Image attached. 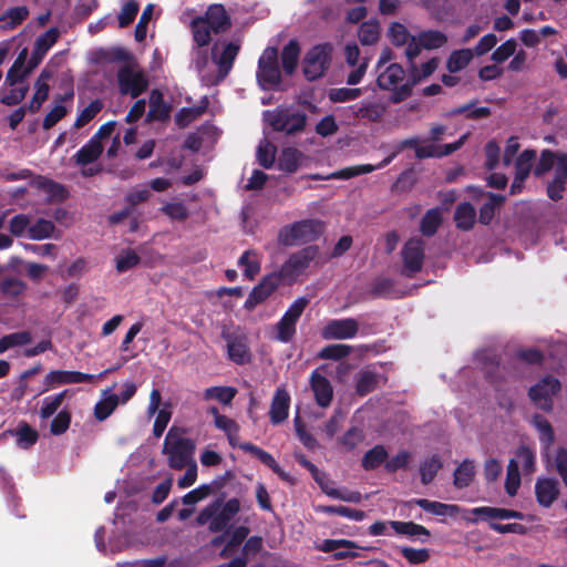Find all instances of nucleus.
Instances as JSON below:
<instances>
[{"label": "nucleus", "instance_id": "61", "mask_svg": "<svg viewBox=\"0 0 567 567\" xmlns=\"http://www.w3.org/2000/svg\"><path fill=\"white\" fill-rule=\"evenodd\" d=\"M236 395V390L230 386H213L208 388L204 392L206 400H216L223 404H228Z\"/></svg>", "mask_w": 567, "mask_h": 567}, {"label": "nucleus", "instance_id": "19", "mask_svg": "<svg viewBox=\"0 0 567 567\" xmlns=\"http://www.w3.org/2000/svg\"><path fill=\"white\" fill-rule=\"evenodd\" d=\"M103 152L102 142L97 141L96 137H92L84 146H82L74 155L75 163L85 167L86 165L95 162ZM99 168H83L82 174L84 176H93L97 174Z\"/></svg>", "mask_w": 567, "mask_h": 567}, {"label": "nucleus", "instance_id": "62", "mask_svg": "<svg viewBox=\"0 0 567 567\" xmlns=\"http://www.w3.org/2000/svg\"><path fill=\"white\" fill-rule=\"evenodd\" d=\"M548 463L555 467V470L560 475L564 484L567 487V450L564 447H559L556 450L553 456L548 454L546 457Z\"/></svg>", "mask_w": 567, "mask_h": 567}, {"label": "nucleus", "instance_id": "31", "mask_svg": "<svg viewBox=\"0 0 567 567\" xmlns=\"http://www.w3.org/2000/svg\"><path fill=\"white\" fill-rule=\"evenodd\" d=\"M228 355L237 364H245L250 360L247 339L244 336L227 337Z\"/></svg>", "mask_w": 567, "mask_h": 567}, {"label": "nucleus", "instance_id": "58", "mask_svg": "<svg viewBox=\"0 0 567 567\" xmlns=\"http://www.w3.org/2000/svg\"><path fill=\"white\" fill-rule=\"evenodd\" d=\"M380 27L375 21L363 22L358 32L360 42L363 45L374 44L379 40Z\"/></svg>", "mask_w": 567, "mask_h": 567}, {"label": "nucleus", "instance_id": "59", "mask_svg": "<svg viewBox=\"0 0 567 567\" xmlns=\"http://www.w3.org/2000/svg\"><path fill=\"white\" fill-rule=\"evenodd\" d=\"M72 96H73V93H70L55 102L52 110L47 114V116L43 120V128H45V130L51 128L68 113V109L63 104V101L65 99H71Z\"/></svg>", "mask_w": 567, "mask_h": 567}, {"label": "nucleus", "instance_id": "20", "mask_svg": "<svg viewBox=\"0 0 567 567\" xmlns=\"http://www.w3.org/2000/svg\"><path fill=\"white\" fill-rule=\"evenodd\" d=\"M282 280L277 272H271L265 276L261 282L256 286L250 292L245 302L247 309L255 308L258 303L267 299L279 286Z\"/></svg>", "mask_w": 567, "mask_h": 567}, {"label": "nucleus", "instance_id": "34", "mask_svg": "<svg viewBox=\"0 0 567 567\" xmlns=\"http://www.w3.org/2000/svg\"><path fill=\"white\" fill-rule=\"evenodd\" d=\"M413 503L435 516H455L460 512V507L457 505L444 504L425 498L414 499Z\"/></svg>", "mask_w": 567, "mask_h": 567}, {"label": "nucleus", "instance_id": "27", "mask_svg": "<svg viewBox=\"0 0 567 567\" xmlns=\"http://www.w3.org/2000/svg\"><path fill=\"white\" fill-rule=\"evenodd\" d=\"M289 405V393L284 388L277 389L269 411L272 424H279L288 417Z\"/></svg>", "mask_w": 567, "mask_h": 567}, {"label": "nucleus", "instance_id": "30", "mask_svg": "<svg viewBox=\"0 0 567 567\" xmlns=\"http://www.w3.org/2000/svg\"><path fill=\"white\" fill-rule=\"evenodd\" d=\"M115 384L102 391L101 399L94 406V415L99 421L106 420L120 404L117 394L113 392Z\"/></svg>", "mask_w": 567, "mask_h": 567}, {"label": "nucleus", "instance_id": "2", "mask_svg": "<svg viewBox=\"0 0 567 567\" xmlns=\"http://www.w3.org/2000/svg\"><path fill=\"white\" fill-rule=\"evenodd\" d=\"M378 86L391 93V101L399 103L405 100L412 93L413 82L399 63H390L384 69L377 71Z\"/></svg>", "mask_w": 567, "mask_h": 567}, {"label": "nucleus", "instance_id": "23", "mask_svg": "<svg viewBox=\"0 0 567 567\" xmlns=\"http://www.w3.org/2000/svg\"><path fill=\"white\" fill-rule=\"evenodd\" d=\"M395 153L384 158L381 163L378 165H371V164H363V165H355L350 167H344L342 169H339L337 172L331 173L330 175L326 177L318 176V179H350L354 176L372 173L377 169H381L389 165L392 159L394 158Z\"/></svg>", "mask_w": 567, "mask_h": 567}, {"label": "nucleus", "instance_id": "46", "mask_svg": "<svg viewBox=\"0 0 567 567\" xmlns=\"http://www.w3.org/2000/svg\"><path fill=\"white\" fill-rule=\"evenodd\" d=\"M208 100L207 97H203L200 101V105L198 106H192V107H183L178 111V113L175 116L176 123L185 127L189 123H192L194 120H196L207 107Z\"/></svg>", "mask_w": 567, "mask_h": 567}, {"label": "nucleus", "instance_id": "25", "mask_svg": "<svg viewBox=\"0 0 567 567\" xmlns=\"http://www.w3.org/2000/svg\"><path fill=\"white\" fill-rule=\"evenodd\" d=\"M52 73L44 69L37 79L34 83V94L28 106L31 113L38 112L41 109L42 104L47 101L50 92L49 82L52 79Z\"/></svg>", "mask_w": 567, "mask_h": 567}, {"label": "nucleus", "instance_id": "60", "mask_svg": "<svg viewBox=\"0 0 567 567\" xmlns=\"http://www.w3.org/2000/svg\"><path fill=\"white\" fill-rule=\"evenodd\" d=\"M16 436L19 447L29 449L37 442L39 434L27 423H21L16 431Z\"/></svg>", "mask_w": 567, "mask_h": 567}, {"label": "nucleus", "instance_id": "24", "mask_svg": "<svg viewBox=\"0 0 567 567\" xmlns=\"http://www.w3.org/2000/svg\"><path fill=\"white\" fill-rule=\"evenodd\" d=\"M60 35L58 28H50L47 32L37 38L31 55V66H38L48 51L58 41Z\"/></svg>", "mask_w": 567, "mask_h": 567}, {"label": "nucleus", "instance_id": "51", "mask_svg": "<svg viewBox=\"0 0 567 567\" xmlns=\"http://www.w3.org/2000/svg\"><path fill=\"white\" fill-rule=\"evenodd\" d=\"M475 474L473 462L465 460L454 472V485L458 488L468 486Z\"/></svg>", "mask_w": 567, "mask_h": 567}, {"label": "nucleus", "instance_id": "50", "mask_svg": "<svg viewBox=\"0 0 567 567\" xmlns=\"http://www.w3.org/2000/svg\"><path fill=\"white\" fill-rule=\"evenodd\" d=\"M301 156V153L296 148H285L279 156L278 167L281 171L292 173L297 171Z\"/></svg>", "mask_w": 567, "mask_h": 567}, {"label": "nucleus", "instance_id": "21", "mask_svg": "<svg viewBox=\"0 0 567 567\" xmlns=\"http://www.w3.org/2000/svg\"><path fill=\"white\" fill-rule=\"evenodd\" d=\"M28 58V49L24 48L19 53L12 66L9 69L4 84L9 86H16L17 84L22 83L25 78L34 70L37 66H31V58L27 61Z\"/></svg>", "mask_w": 567, "mask_h": 567}, {"label": "nucleus", "instance_id": "54", "mask_svg": "<svg viewBox=\"0 0 567 567\" xmlns=\"http://www.w3.org/2000/svg\"><path fill=\"white\" fill-rule=\"evenodd\" d=\"M161 210L172 221H184L188 218V209L183 202L172 200L165 203Z\"/></svg>", "mask_w": 567, "mask_h": 567}, {"label": "nucleus", "instance_id": "26", "mask_svg": "<svg viewBox=\"0 0 567 567\" xmlns=\"http://www.w3.org/2000/svg\"><path fill=\"white\" fill-rule=\"evenodd\" d=\"M310 383L318 405L321 408L329 406L333 395L329 380L318 371H315L311 374Z\"/></svg>", "mask_w": 567, "mask_h": 567}, {"label": "nucleus", "instance_id": "13", "mask_svg": "<svg viewBox=\"0 0 567 567\" xmlns=\"http://www.w3.org/2000/svg\"><path fill=\"white\" fill-rule=\"evenodd\" d=\"M359 331V322L353 318L329 320L321 329V337L324 340L352 339Z\"/></svg>", "mask_w": 567, "mask_h": 567}, {"label": "nucleus", "instance_id": "45", "mask_svg": "<svg viewBox=\"0 0 567 567\" xmlns=\"http://www.w3.org/2000/svg\"><path fill=\"white\" fill-rule=\"evenodd\" d=\"M29 14L27 7H14L0 17V28L9 30L20 24Z\"/></svg>", "mask_w": 567, "mask_h": 567}, {"label": "nucleus", "instance_id": "35", "mask_svg": "<svg viewBox=\"0 0 567 567\" xmlns=\"http://www.w3.org/2000/svg\"><path fill=\"white\" fill-rule=\"evenodd\" d=\"M446 42V35L436 30L423 31L416 35V47L419 54L421 53L422 49H439L442 48Z\"/></svg>", "mask_w": 567, "mask_h": 567}, {"label": "nucleus", "instance_id": "8", "mask_svg": "<svg viewBox=\"0 0 567 567\" xmlns=\"http://www.w3.org/2000/svg\"><path fill=\"white\" fill-rule=\"evenodd\" d=\"M332 47L318 44L310 49L303 60V73L310 81L321 78L328 70L331 61Z\"/></svg>", "mask_w": 567, "mask_h": 567}, {"label": "nucleus", "instance_id": "28", "mask_svg": "<svg viewBox=\"0 0 567 567\" xmlns=\"http://www.w3.org/2000/svg\"><path fill=\"white\" fill-rule=\"evenodd\" d=\"M535 493L537 502L544 507H549L558 497V482L547 477L538 478L535 485Z\"/></svg>", "mask_w": 567, "mask_h": 567}, {"label": "nucleus", "instance_id": "44", "mask_svg": "<svg viewBox=\"0 0 567 567\" xmlns=\"http://www.w3.org/2000/svg\"><path fill=\"white\" fill-rule=\"evenodd\" d=\"M299 54L300 47L298 42L296 40H290L288 44L285 45L281 53L282 66L286 73H293L298 64Z\"/></svg>", "mask_w": 567, "mask_h": 567}, {"label": "nucleus", "instance_id": "53", "mask_svg": "<svg viewBox=\"0 0 567 567\" xmlns=\"http://www.w3.org/2000/svg\"><path fill=\"white\" fill-rule=\"evenodd\" d=\"M388 452L382 445H377L369 450L362 458V466L364 470H373L381 464H385Z\"/></svg>", "mask_w": 567, "mask_h": 567}, {"label": "nucleus", "instance_id": "9", "mask_svg": "<svg viewBox=\"0 0 567 567\" xmlns=\"http://www.w3.org/2000/svg\"><path fill=\"white\" fill-rule=\"evenodd\" d=\"M316 255L317 249L315 247H306L291 255L277 274L282 281L292 282L308 268Z\"/></svg>", "mask_w": 567, "mask_h": 567}, {"label": "nucleus", "instance_id": "6", "mask_svg": "<svg viewBox=\"0 0 567 567\" xmlns=\"http://www.w3.org/2000/svg\"><path fill=\"white\" fill-rule=\"evenodd\" d=\"M264 118L267 124L277 132L285 134H297L306 127L307 116L289 107H279L274 111H266Z\"/></svg>", "mask_w": 567, "mask_h": 567}, {"label": "nucleus", "instance_id": "41", "mask_svg": "<svg viewBox=\"0 0 567 567\" xmlns=\"http://www.w3.org/2000/svg\"><path fill=\"white\" fill-rule=\"evenodd\" d=\"M238 265L246 278L254 279L260 271L261 258L255 250H247L240 256Z\"/></svg>", "mask_w": 567, "mask_h": 567}, {"label": "nucleus", "instance_id": "7", "mask_svg": "<svg viewBox=\"0 0 567 567\" xmlns=\"http://www.w3.org/2000/svg\"><path fill=\"white\" fill-rule=\"evenodd\" d=\"M280 76L278 51L276 48L268 47L258 61L257 81L262 89H272L279 84Z\"/></svg>", "mask_w": 567, "mask_h": 567}, {"label": "nucleus", "instance_id": "32", "mask_svg": "<svg viewBox=\"0 0 567 567\" xmlns=\"http://www.w3.org/2000/svg\"><path fill=\"white\" fill-rule=\"evenodd\" d=\"M204 21H207V27H209L214 33H218L227 28L229 24V18L220 4H213L208 8L205 18H202Z\"/></svg>", "mask_w": 567, "mask_h": 567}, {"label": "nucleus", "instance_id": "42", "mask_svg": "<svg viewBox=\"0 0 567 567\" xmlns=\"http://www.w3.org/2000/svg\"><path fill=\"white\" fill-rule=\"evenodd\" d=\"M70 394L69 390H63L60 393L45 396L41 401V408L39 411L40 417L47 420L54 415L60 409L63 400Z\"/></svg>", "mask_w": 567, "mask_h": 567}, {"label": "nucleus", "instance_id": "10", "mask_svg": "<svg viewBox=\"0 0 567 567\" xmlns=\"http://www.w3.org/2000/svg\"><path fill=\"white\" fill-rule=\"evenodd\" d=\"M560 383L553 377H546L529 389V398L544 411L553 409V398L559 392Z\"/></svg>", "mask_w": 567, "mask_h": 567}, {"label": "nucleus", "instance_id": "63", "mask_svg": "<svg viewBox=\"0 0 567 567\" xmlns=\"http://www.w3.org/2000/svg\"><path fill=\"white\" fill-rule=\"evenodd\" d=\"M276 156V146L267 140L259 143L257 148L258 163L265 168L272 166Z\"/></svg>", "mask_w": 567, "mask_h": 567}, {"label": "nucleus", "instance_id": "18", "mask_svg": "<svg viewBox=\"0 0 567 567\" xmlns=\"http://www.w3.org/2000/svg\"><path fill=\"white\" fill-rule=\"evenodd\" d=\"M389 37L395 47H404V54L409 61L419 55L416 37L412 35L401 23H392L389 28Z\"/></svg>", "mask_w": 567, "mask_h": 567}, {"label": "nucleus", "instance_id": "38", "mask_svg": "<svg viewBox=\"0 0 567 567\" xmlns=\"http://www.w3.org/2000/svg\"><path fill=\"white\" fill-rule=\"evenodd\" d=\"M532 422L538 432L539 441L543 444L544 455L545 457H548V450L555 439L554 430L550 423L542 415H535Z\"/></svg>", "mask_w": 567, "mask_h": 567}, {"label": "nucleus", "instance_id": "11", "mask_svg": "<svg viewBox=\"0 0 567 567\" xmlns=\"http://www.w3.org/2000/svg\"><path fill=\"white\" fill-rule=\"evenodd\" d=\"M309 300L305 297L297 299L286 311L281 320L277 324V340L289 342L295 332L296 323L307 307Z\"/></svg>", "mask_w": 567, "mask_h": 567}, {"label": "nucleus", "instance_id": "40", "mask_svg": "<svg viewBox=\"0 0 567 567\" xmlns=\"http://www.w3.org/2000/svg\"><path fill=\"white\" fill-rule=\"evenodd\" d=\"M390 527L394 529L396 534L405 535L412 538H427L430 536L429 529L424 526L415 524L413 522H389Z\"/></svg>", "mask_w": 567, "mask_h": 567}, {"label": "nucleus", "instance_id": "22", "mask_svg": "<svg viewBox=\"0 0 567 567\" xmlns=\"http://www.w3.org/2000/svg\"><path fill=\"white\" fill-rule=\"evenodd\" d=\"M31 187L49 202H60L68 196L66 189L61 184L42 176L34 177L31 181Z\"/></svg>", "mask_w": 567, "mask_h": 567}, {"label": "nucleus", "instance_id": "64", "mask_svg": "<svg viewBox=\"0 0 567 567\" xmlns=\"http://www.w3.org/2000/svg\"><path fill=\"white\" fill-rule=\"evenodd\" d=\"M442 223L440 208L430 209L422 219L421 230L424 235H433Z\"/></svg>", "mask_w": 567, "mask_h": 567}, {"label": "nucleus", "instance_id": "57", "mask_svg": "<svg viewBox=\"0 0 567 567\" xmlns=\"http://www.w3.org/2000/svg\"><path fill=\"white\" fill-rule=\"evenodd\" d=\"M517 41L511 38L498 45L492 53L491 60L496 64H502L516 53Z\"/></svg>", "mask_w": 567, "mask_h": 567}, {"label": "nucleus", "instance_id": "55", "mask_svg": "<svg viewBox=\"0 0 567 567\" xmlns=\"http://www.w3.org/2000/svg\"><path fill=\"white\" fill-rule=\"evenodd\" d=\"M379 381L380 377L375 372L371 370H363L359 373L357 379V392L360 395L368 394L375 389Z\"/></svg>", "mask_w": 567, "mask_h": 567}, {"label": "nucleus", "instance_id": "1", "mask_svg": "<svg viewBox=\"0 0 567 567\" xmlns=\"http://www.w3.org/2000/svg\"><path fill=\"white\" fill-rule=\"evenodd\" d=\"M194 42L197 48L193 50V64L207 85L217 84L224 80L230 71L239 47L233 42L216 43L212 58L204 47L210 42L213 30L207 27V21L195 19L192 22Z\"/></svg>", "mask_w": 567, "mask_h": 567}, {"label": "nucleus", "instance_id": "37", "mask_svg": "<svg viewBox=\"0 0 567 567\" xmlns=\"http://www.w3.org/2000/svg\"><path fill=\"white\" fill-rule=\"evenodd\" d=\"M508 463H514L517 470L522 468L525 475H530L535 472L536 454L529 447L520 446Z\"/></svg>", "mask_w": 567, "mask_h": 567}, {"label": "nucleus", "instance_id": "48", "mask_svg": "<svg viewBox=\"0 0 567 567\" xmlns=\"http://www.w3.org/2000/svg\"><path fill=\"white\" fill-rule=\"evenodd\" d=\"M55 230V226L51 220L39 218L33 224L30 223L29 239L43 240L50 238Z\"/></svg>", "mask_w": 567, "mask_h": 567}, {"label": "nucleus", "instance_id": "4", "mask_svg": "<svg viewBox=\"0 0 567 567\" xmlns=\"http://www.w3.org/2000/svg\"><path fill=\"white\" fill-rule=\"evenodd\" d=\"M239 511L240 503L237 498L228 499L226 503L214 502L199 513L197 523L199 525L208 524L212 532H220L227 527Z\"/></svg>", "mask_w": 567, "mask_h": 567}, {"label": "nucleus", "instance_id": "33", "mask_svg": "<svg viewBox=\"0 0 567 567\" xmlns=\"http://www.w3.org/2000/svg\"><path fill=\"white\" fill-rule=\"evenodd\" d=\"M471 513L482 519H523L520 512L489 506L473 508Z\"/></svg>", "mask_w": 567, "mask_h": 567}, {"label": "nucleus", "instance_id": "36", "mask_svg": "<svg viewBox=\"0 0 567 567\" xmlns=\"http://www.w3.org/2000/svg\"><path fill=\"white\" fill-rule=\"evenodd\" d=\"M171 107L164 102L163 94L158 90H153L150 94V111L147 118L150 121H163L169 116Z\"/></svg>", "mask_w": 567, "mask_h": 567}, {"label": "nucleus", "instance_id": "14", "mask_svg": "<svg viewBox=\"0 0 567 567\" xmlns=\"http://www.w3.org/2000/svg\"><path fill=\"white\" fill-rule=\"evenodd\" d=\"M344 59L348 66L352 70L347 76L349 85H355L361 82L367 73L369 65V58L362 56L357 44H347L344 48Z\"/></svg>", "mask_w": 567, "mask_h": 567}, {"label": "nucleus", "instance_id": "39", "mask_svg": "<svg viewBox=\"0 0 567 567\" xmlns=\"http://www.w3.org/2000/svg\"><path fill=\"white\" fill-rule=\"evenodd\" d=\"M209 411L214 415V423L216 427H218L219 430L224 431L227 434L229 443L233 446L238 445L237 423L234 420L219 414L216 408H212Z\"/></svg>", "mask_w": 567, "mask_h": 567}, {"label": "nucleus", "instance_id": "16", "mask_svg": "<svg viewBox=\"0 0 567 567\" xmlns=\"http://www.w3.org/2000/svg\"><path fill=\"white\" fill-rule=\"evenodd\" d=\"M94 379V374L83 373L79 371L51 370L44 377L45 389L43 391H48L49 389L66 384L93 382Z\"/></svg>", "mask_w": 567, "mask_h": 567}, {"label": "nucleus", "instance_id": "49", "mask_svg": "<svg viewBox=\"0 0 567 567\" xmlns=\"http://www.w3.org/2000/svg\"><path fill=\"white\" fill-rule=\"evenodd\" d=\"M353 548H357L355 544L347 539H328L321 546L323 551H337V557L354 556Z\"/></svg>", "mask_w": 567, "mask_h": 567}, {"label": "nucleus", "instance_id": "56", "mask_svg": "<svg viewBox=\"0 0 567 567\" xmlns=\"http://www.w3.org/2000/svg\"><path fill=\"white\" fill-rule=\"evenodd\" d=\"M239 447L246 452H249L254 454L256 457H258L264 464L269 466L274 472L278 473L279 475H284L280 466L275 461V458L266 451L259 449L258 446L250 444V443H244L239 444Z\"/></svg>", "mask_w": 567, "mask_h": 567}, {"label": "nucleus", "instance_id": "29", "mask_svg": "<svg viewBox=\"0 0 567 567\" xmlns=\"http://www.w3.org/2000/svg\"><path fill=\"white\" fill-rule=\"evenodd\" d=\"M352 113L360 118L377 122L382 118L385 113V104L380 101L365 100L350 107Z\"/></svg>", "mask_w": 567, "mask_h": 567}, {"label": "nucleus", "instance_id": "47", "mask_svg": "<svg viewBox=\"0 0 567 567\" xmlns=\"http://www.w3.org/2000/svg\"><path fill=\"white\" fill-rule=\"evenodd\" d=\"M475 209L468 203L461 204L455 212V223L457 228L463 230H468L473 227L475 223Z\"/></svg>", "mask_w": 567, "mask_h": 567}, {"label": "nucleus", "instance_id": "12", "mask_svg": "<svg viewBox=\"0 0 567 567\" xmlns=\"http://www.w3.org/2000/svg\"><path fill=\"white\" fill-rule=\"evenodd\" d=\"M465 138L466 134H464L455 143H450L445 145H435L433 143L421 145L419 138H409L401 143L400 150L404 147H413L415 150V155L419 158L441 157L458 150L464 144Z\"/></svg>", "mask_w": 567, "mask_h": 567}, {"label": "nucleus", "instance_id": "5", "mask_svg": "<svg viewBox=\"0 0 567 567\" xmlns=\"http://www.w3.org/2000/svg\"><path fill=\"white\" fill-rule=\"evenodd\" d=\"M319 220L306 219L284 226L278 234V241L284 246H293L315 240L322 233Z\"/></svg>", "mask_w": 567, "mask_h": 567}, {"label": "nucleus", "instance_id": "43", "mask_svg": "<svg viewBox=\"0 0 567 567\" xmlns=\"http://www.w3.org/2000/svg\"><path fill=\"white\" fill-rule=\"evenodd\" d=\"M414 60L410 62V79L413 82V86L421 82L422 80L429 78L439 66V60L436 58H432L429 61L422 63L421 65H415Z\"/></svg>", "mask_w": 567, "mask_h": 567}, {"label": "nucleus", "instance_id": "3", "mask_svg": "<svg viewBox=\"0 0 567 567\" xmlns=\"http://www.w3.org/2000/svg\"><path fill=\"white\" fill-rule=\"evenodd\" d=\"M195 444L181 430L172 427L166 434L163 454L167 456L168 465L182 470L193 462Z\"/></svg>", "mask_w": 567, "mask_h": 567}, {"label": "nucleus", "instance_id": "17", "mask_svg": "<svg viewBox=\"0 0 567 567\" xmlns=\"http://www.w3.org/2000/svg\"><path fill=\"white\" fill-rule=\"evenodd\" d=\"M118 84L123 94L136 97L147 87V80L141 71L124 68L118 72Z\"/></svg>", "mask_w": 567, "mask_h": 567}, {"label": "nucleus", "instance_id": "52", "mask_svg": "<svg viewBox=\"0 0 567 567\" xmlns=\"http://www.w3.org/2000/svg\"><path fill=\"white\" fill-rule=\"evenodd\" d=\"M473 52L470 49L456 50L451 53L447 60V69L451 73L458 72L467 66L473 59Z\"/></svg>", "mask_w": 567, "mask_h": 567}, {"label": "nucleus", "instance_id": "15", "mask_svg": "<svg viewBox=\"0 0 567 567\" xmlns=\"http://www.w3.org/2000/svg\"><path fill=\"white\" fill-rule=\"evenodd\" d=\"M403 271L412 276L420 271L424 259V243L420 238L410 239L402 249Z\"/></svg>", "mask_w": 567, "mask_h": 567}]
</instances>
